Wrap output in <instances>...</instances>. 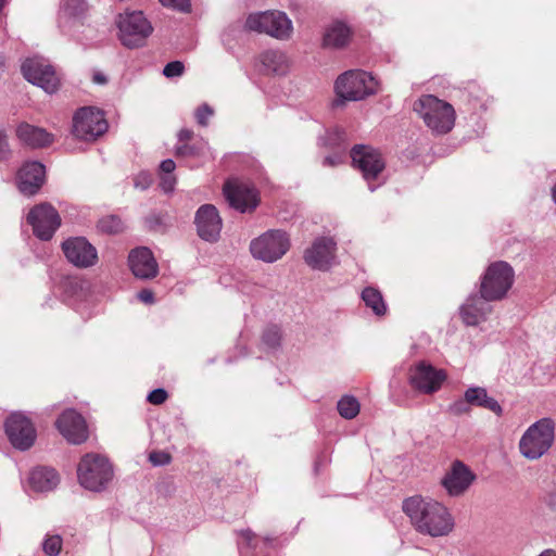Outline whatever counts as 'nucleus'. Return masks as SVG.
Returning <instances> with one entry per match:
<instances>
[{"label": "nucleus", "mask_w": 556, "mask_h": 556, "mask_svg": "<svg viewBox=\"0 0 556 556\" xmlns=\"http://www.w3.org/2000/svg\"><path fill=\"white\" fill-rule=\"evenodd\" d=\"M303 257L311 268L326 271L337 263V242L331 237H318L305 250Z\"/></svg>", "instance_id": "obj_14"}, {"label": "nucleus", "mask_w": 556, "mask_h": 556, "mask_svg": "<svg viewBox=\"0 0 556 556\" xmlns=\"http://www.w3.org/2000/svg\"><path fill=\"white\" fill-rule=\"evenodd\" d=\"M261 72L266 75L282 76L289 72L290 62L287 54L279 50H267L260 54Z\"/></svg>", "instance_id": "obj_25"}, {"label": "nucleus", "mask_w": 556, "mask_h": 556, "mask_svg": "<svg viewBox=\"0 0 556 556\" xmlns=\"http://www.w3.org/2000/svg\"><path fill=\"white\" fill-rule=\"evenodd\" d=\"M92 80L98 85H104L108 81L106 76L101 72H96L92 76Z\"/></svg>", "instance_id": "obj_55"}, {"label": "nucleus", "mask_w": 556, "mask_h": 556, "mask_svg": "<svg viewBox=\"0 0 556 556\" xmlns=\"http://www.w3.org/2000/svg\"><path fill=\"white\" fill-rule=\"evenodd\" d=\"M514 278V269L507 262H494L481 278L480 293L491 301L502 300L511 288Z\"/></svg>", "instance_id": "obj_7"}, {"label": "nucleus", "mask_w": 556, "mask_h": 556, "mask_svg": "<svg viewBox=\"0 0 556 556\" xmlns=\"http://www.w3.org/2000/svg\"><path fill=\"white\" fill-rule=\"evenodd\" d=\"M16 135L22 142L31 148H42L49 146L53 141L51 134L43 128L24 123L16 129Z\"/></svg>", "instance_id": "obj_27"}, {"label": "nucleus", "mask_w": 556, "mask_h": 556, "mask_svg": "<svg viewBox=\"0 0 556 556\" xmlns=\"http://www.w3.org/2000/svg\"><path fill=\"white\" fill-rule=\"evenodd\" d=\"M245 28L265 33L278 39H287L292 33V22L286 13L268 11L250 14L245 21Z\"/></svg>", "instance_id": "obj_9"}, {"label": "nucleus", "mask_w": 556, "mask_h": 556, "mask_svg": "<svg viewBox=\"0 0 556 556\" xmlns=\"http://www.w3.org/2000/svg\"><path fill=\"white\" fill-rule=\"evenodd\" d=\"M339 414L345 419H353L359 413L361 405L352 395L342 396L337 405Z\"/></svg>", "instance_id": "obj_34"}, {"label": "nucleus", "mask_w": 556, "mask_h": 556, "mask_svg": "<svg viewBox=\"0 0 556 556\" xmlns=\"http://www.w3.org/2000/svg\"><path fill=\"white\" fill-rule=\"evenodd\" d=\"M403 510L415 529L422 534L444 536L453 530L454 521L451 514L437 501L412 496L404 501Z\"/></svg>", "instance_id": "obj_1"}, {"label": "nucleus", "mask_w": 556, "mask_h": 556, "mask_svg": "<svg viewBox=\"0 0 556 556\" xmlns=\"http://www.w3.org/2000/svg\"><path fill=\"white\" fill-rule=\"evenodd\" d=\"M489 302L492 301L484 299L481 293L480 295L470 294L459 307L462 320L467 326H478L480 323L484 321L492 311V306Z\"/></svg>", "instance_id": "obj_23"}, {"label": "nucleus", "mask_w": 556, "mask_h": 556, "mask_svg": "<svg viewBox=\"0 0 556 556\" xmlns=\"http://www.w3.org/2000/svg\"><path fill=\"white\" fill-rule=\"evenodd\" d=\"M62 539L60 535H50L43 543V552L49 556H56L61 552Z\"/></svg>", "instance_id": "obj_38"}, {"label": "nucleus", "mask_w": 556, "mask_h": 556, "mask_svg": "<svg viewBox=\"0 0 556 556\" xmlns=\"http://www.w3.org/2000/svg\"><path fill=\"white\" fill-rule=\"evenodd\" d=\"M240 535L243 540V543L247 545V547L255 549L257 547V544L255 542L256 534L251 529H243L240 531Z\"/></svg>", "instance_id": "obj_46"}, {"label": "nucleus", "mask_w": 556, "mask_h": 556, "mask_svg": "<svg viewBox=\"0 0 556 556\" xmlns=\"http://www.w3.org/2000/svg\"><path fill=\"white\" fill-rule=\"evenodd\" d=\"M63 290L66 301L71 303L84 301L89 294L87 282L77 277L66 278Z\"/></svg>", "instance_id": "obj_31"}, {"label": "nucleus", "mask_w": 556, "mask_h": 556, "mask_svg": "<svg viewBox=\"0 0 556 556\" xmlns=\"http://www.w3.org/2000/svg\"><path fill=\"white\" fill-rule=\"evenodd\" d=\"M554 441V422L542 418L531 425L519 441V451L528 459H539L552 446Z\"/></svg>", "instance_id": "obj_5"}, {"label": "nucleus", "mask_w": 556, "mask_h": 556, "mask_svg": "<svg viewBox=\"0 0 556 556\" xmlns=\"http://www.w3.org/2000/svg\"><path fill=\"white\" fill-rule=\"evenodd\" d=\"M108 129V122L102 111L94 108L79 109L73 118L74 135L86 141L94 140Z\"/></svg>", "instance_id": "obj_12"}, {"label": "nucleus", "mask_w": 556, "mask_h": 556, "mask_svg": "<svg viewBox=\"0 0 556 556\" xmlns=\"http://www.w3.org/2000/svg\"><path fill=\"white\" fill-rule=\"evenodd\" d=\"M131 273L139 279L154 278L159 273L157 263L148 248L134 249L128 256Z\"/></svg>", "instance_id": "obj_24"}, {"label": "nucleus", "mask_w": 556, "mask_h": 556, "mask_svg": "<svg viewBox=\"0 0 556 556\" xmlns=\"http://www.w3.org/2000/svg\"><path fill=\"white\" fill-rule=\"evenodd\" d=\"M152 184V176L147 172L139 173L134 179V186L137 189L146 190Z\"/></svg>", "instance_id": "obj_43"}, {"label": "nucleus", "mask_w": 556, "mask_h": 556, "mask_svg": "<svg viewBox=\"0 0 556 556\" xmlns=\"http://www.w3.org/2000/svg\"><path fill=\"white\" fill-rule=\"evenodd\" d=\"M55 425L70 443L81 444L88 439L86 420L75 409L64 410L56 419Z\"/></svg>", "instance_id": "obj_19"}, {"label": "nucleus", "mask_w": 556, "mask_h": 556, "mask_svg": "<svg viewBox=\"0 0 556 556\" xmlns=\"http://www.w3.org/2000/svg\"><path fill=\"white\" fill-rule=\"evenodd\" d=\"M470 406V403L464 396L463 399H457L451 403L447 407V412L454 416L468 415L471 412Z\"/></svg>", "instance_id": "obj_37"}, {"label": "nucleus", "mask_w": 556, "mask_h": 556, "mask_svg": "<svg viewBox=\"0 0 556 556\" xmlns=\"http://www.w3.org/2000/svg\"><path fill=\"white\" fill-rule=\"evenodd\" d=\"M138 299L147 304H151L154 301L153 292L149 289H143L138 293Z\"/></svg>", "instance_id": "obj_51"}, {"label": "nucleus", "mask_w": 556, "mask_h": 556, "mask_svg": "<svg viewBox=\"0 0 556 556\" xmlns=\"http://www.w3.org/2000/svg\"><path fill=\"white\" fill-rule=\"evenodd\" d=\"M5 432L12 445L21 451L28 450L36 440V430L28 417L12 414L5 421Z\"/></svg>", "instance_id": "obj_17"}, {"label": "nucleus", "mask_w": 556, "mask_h": 556, "mask_svg": "<svg viewBox=\"0 0 556 556\" xmlns=\"http://www.w3.org/2000/svg\"><path fill=\"white\" fill-rule=\"evenodd\" d=\"M552 198H553V201L556 204V184L552 188Z\"/></svg>", "instance_id": "obj_57"}, {"label": "nucleus", "mask_w": 556, "mask_h": 556, "mask_svg": "<svg viewBox=\"0 0 556 556\" xmlns=\"http://www.w3.org/2000/svg\"><path fill=\"white\" fill-rule=\"evenodd\" d=\"M4 71V59L0 55V74Z\"/></svg>", "instance_id": "obj_58"}, {"label": "nucleus", "mask_w": 556, "mask_h": 556, "mask_svg": "<svg viewBox=\"0 0 556 556\" xmlns=\"http://www.w3.org/2000/svg\"><path fill=\"white\" fill-rule=\"evenodd\" d=\"M167 399V392L164 389H155L148 394L147 400L154 405L163 404Z\"/></svg>", "instance_id": "obj_45"}, {"label": "nucleus", "mask_w": 556, "mask_h": 556, "mask_svg": "<svg viewBox=\"0 0 556 556\" xmlns=\"http://www.w3.org/2000/svg\"><path fill=\"white\" fill-rule=\"evenodd\" d=\"M22 73L29 83L48 93H53L59 89L60 80L53 66L41 56L25 60L22 64Z\"/></svg>", "instance_id": "obj_11"}, {"label": "nucleus", "mask_w": 556, "mask_h": 556, "mask_svg": "<svg viewBox=\"0 0 556 556\" xmlns=\"http://www.w3.org/2000/svg\"><path fill=\"white\" fill-rule=\"evenodd\" d=\"M476 476L464 463L456 460L442 479V485L451 496L465 493L473 482Z\"/></svg>", "instance_id": "obj_22"}, {"label": "nucleus", "mask_w": 556, "mask_h": 556, "mask_svg": "<svg viewBox=\"0 0 556 556\" xmlns=\"http://www.w3.org/2000/svg\"><path fill=\"white\" fill-rule=\"evenodd\" d=\"M337 99L333 106L338 108L344 101H359L378 90V81L370 74L361 70H352L340 75L334 85Z\"/></svg>", "instance_id": "obj_2"}, {"label": "nucleus", "mask_w": 556, "mask_h": 556, "mask_svg": "<svg viewBox=\"0 0 556 556\" xmlns=\"http://www.w3.org/2000/svg\"><path fill=\"white\" fill-rule=\"evenodd\" d=\"M351 159L353 166L362 173L367 181L368 189L375 191L380 184L374 185L372 181L379 179L386 166L381 153L369 146L358 144L351 150Z\"/></svg>", "instance_id": "obj_10"}, {"label": "nucleus", "mask_w": 556, "mask_h": 556, "mask_svg": "<svg viewBox=\"0 0 556 556\" xmlns=\"http://www.w3.org/2000/svg\"><path fill=\"white\" fill-rule=\"evenodd\" d=\"M544 503L553 510L556 511V489L549 491L544 496Z\"/></svg>", "instance_id": "obj_52"}, {"label": "nucleus", "mask_w": 556, "mask_h": 556, "mask_svg": "<svg viewBox=\"0 0 556 556\" xmlns=\"http://www.w3.org/2000/svg\"><path fill=\"white\" fill-rule=\"evenodd\" d=\"M223 191L229 205L241 213L253 211L258 204L256 189L238 179L226 181Z\"/></svg>", "instance_id": "obj_15"}, {"label": "nucleus", "mask_w": 556, "mask_h": 556, "mask_svg": "<svg viewBox=\"0 0 556 556\" xmlns=\"http://www.w3.org/2000/svg\"><path fill=\"white\" fill-rule=\"evenodd\" d=\"M465 397L472 406L486 408L496 416L503 414L500 403L494 397L489 396L486 389L482 387H469L465 391Z\"/></svg>", "instance_id": "obj_29"}, {"label": "nucleus", "mask_w": 556, "mask_h": 556, "mask_svg": "<svg viewBox=\"0 0 556 556\" xmlns=\"http://www.w3.org/2000/svg\"><path fill=\"white\" fill-rule=\"evenodd\" d=\"M362 300L377 316L386 314L387 305L379 290L372 287L365 288L362 292Z\"/></svg>", "instance_id": "obj_32"}, {"label": "nucleus", "mask_w": 556, "mask_h": 556, "mask_svg": "<svg viewBox=\"0 0 556 556\" xmlns=\"http://www.w3.org/2000/svg\"><path fill=\"white\" fill-rule=\"evenodd\" d=\"M175 168H176V164L172 159L164 160L160 165L162 175H173V172L175 170Z\"/></svg>", "instance_id": "obj_50"}, {"label": "nucleus", "mask_w": 556, "mask_h": 556, "mask_svg": "<svg viewBox=\"0 0 556 556\" xmlns=\"http://www.w3.org/2000/svg\"><path fill=\"white\" fill-rule=\"evenodd\" d=\"M263 343L268 349H276L280 344L281 340V332L280 329L277 326H270L265 329L263 337H262Z\"/></svg>", "instance_id": "obj_36"}, {"label": "nucleus", "mask_w": 556, "mask_h": 556, "mask_svg": "<svg viewBox=\"0 0 556 556\" xmlns=\"http://www.w3.org/2000/svg\"><path fill=\"white\" fill-rule=\"evenodd\" d=\"M201 152V147H198L195 144H189L187 143H179L176 149L175 153L177 156H195L199 155Z\"/></svg>", "instance_id": "obj_41"}, {"label": "nucleus", "mask_w": 556, "mask_h": 556, "mask_svg": "<svg viewBox=\"0 0 556 556\" xmlns=\"http://www.w3.org/2000/svg\"><path fill=\"white\" fill-rule=\"evenodd\" d=\"M414 111L422 118L427 127L435 134H446L454 126V108L435 96H421L414 103Z\"/></svg>", "instance_id": "obj_3"}, {"label": "nucleus", "mask_w": 556, "mask_h": 556, "mask_svg": "<svg viewBox=\"0 0 556 556\" xmlns=\"http://www.w3.org/2000/svg\"><path fill=\"white\" fill-rule=\"evenodd\" d=\"M176 185L174 175H161L160 186L164 192H172Z\"/></svg>", "instance_id": "obj_47"}, {"label": "nucleus", "mask_w": 556, "mask_h": 556, "mask_svg": "<svg viewBox=\"0 0 556 556\" xmlns=\"http://www.w3.org/2000/svg\"><path fill=\"white\" fill-rule=\"evenodd\" d=\"M160 2L165 7H169L185 13L189 12L191 8L190 0H160Z\"/></svg>", "instance_id": "obj_42"}, {"label": "nucleus", "mask_w": 556, "mask_h": 556, "mask_svg": "<svg viewBox=\"0 0 556 556\" xmlns=\"http://www.w3.org/2000/svg\"><path fill=\"white\" fill-rule=\"evenodd\" d=\"M46 169L39 162H26L17 172L16 185L20 192L30 197L36 194L45 182Z\"/></svg>", "instance_id": "obj_21"}, {"label": "nucleus", "mask_w": 556, "mask_h": 556, "mask_svg": "<svg viewBox=\"0 0 556 556\" xmlns=\"http://www.w3.org/2000/svg\"><path fill=\"white\" fill-rule=\"evenodd\" d=\"M98 228L105 233H117L123 229V223L119 217L110 215L99 220Z\"/></svg>", "instance_id": "obj_35"}, {"label": "nucleus", "mask_w": 556, "mask_h": 556, "mask_svg": "<svg viewBox=\"0 0 556 556\" xmlns=\"http://www.w3.org/2000/svg\"><path fill=\"white\" fill-rule=\"evenodd\" d=\"M539 556H556V552L553 549H545Z\"/></svg>", "instance_id": "obj_56"}, {"label": "nucleus", "mask_w": 556, "mask_h": 556, "mask_svg": "<svg viewBox=\"0 0 556 556\" xmlns=\"http://www.w3.org/2000/svg\"><path fill=\"white\" fill-rule=\"evenodd\" d=\"M66 260L78 268H89L98 263L97 249L84 237L68 238L62 243Z\"/></svg>", "instance_id": "obj_16"}, {"label": "nucleus", "mask_w": 556, "mask_h": 556, "mask_svg": "<svg viewBox=\"0 0 556 556\" xmlns=\"http://www.w3.org/2000/svg\"><path fill=\"white\" fill-rule=\"evenodd\" d=\"M445 379L446 375L443 370L437 369L425 362L418 363L410 369L409 374L410 386L425 394L437 392Z\"/></svg>", "instance_id": "obj_18"}, {"label": "nucleus", "mask_w": 556, "mask_h": 556, "mask_svg": "<svg viewBox=\"0 0 556 556\" xmlns=\"http://www.w3.org/2000/svg\"><path fill=\"white\" fill-rule=\"evenodd\" d=\"M346 140V134L341 128H333L330 130H327L326 134L318 139V143L321 147L326 148H338L340 152L345 151V147L343 143Z\"/></svg>", "instance_id": "obj_33"}, {"label": "nucleus", "mask_w": 556, "mask_h": 556, "mask_svg": "<svg viewBox=\"0 0 556 556\" xmlns=\"http://www.w3.org/2000/svg\"><path fill=\"white\" fill-rule=\"evenodd\" d=\"M185 66L180 61H172L163 68V75L167 78L180 77L184 74Z\"/></svg>", "instance_id": "obj_40"}, {"label": "nucleus", "mask_w": 556, "mask_h": 556, "mask_svg": "<svg viewBox=\"0 0 556 556\" xmlns=\"http://www.w3.org/2000/svg\"><path fill=\"white\" fill-rule=\"evenodd\" d=\"M350 37V27L342 22L336 21L326 28L323 45L326 48L340 49L348 45Z\"/></svg>", "instance_id": "obj_28"}, {"label": "nucleus", "mask_w": 556, "mask_h": 556, "mask_svg": "<svg viewBox=\"0 0 556 556\" xmlns=\"http://www.w3.org/2000/svg\"><path fill=\"white\" fill-rule=\"evenodd\" d=\"M89 11L86 0H62L59 10V23L63 20L84 18Z\"/></svg>", "instance_id": "obj_30"}, {"label": "nucleus", "mask_w": 556, "mask_h": 556, "mask_svg": "<svg viewBox=\"0 0 556 556\" xmlns=\"http://www.w3.org/2000/svg\"><path fill=\"white\" fill-rule=\"evenodd\" d=\"M60 482L58 472L49 467H36L28 477V483L35 492H50L54 490Z\"/></svg>", "instance_id": "obj_26"}, {"label": "nucleus", "mask_w": 556, "mask_h": 556, "mask_svg": "<svg viewBox=\"0 0 556 556\" xmlns=\"http://www.w3.org/2000/svg\"><path fill=\"white\" fill-rule=\"evenodd\" d=\"M213 114L214 110L208 104L204 103L195 110L194 116L198 124L205 127Z\"/></svg>", "instance_id": "obj_39"}, {"label": "nucleus", "mask_w": 556, "mask_h": 556, "mask_svg": "<svg viewBox=\"0 0 556 556\" xmlns=\"http://www.w3.org/2000/svg\"><path fill=\"white\" fill-rule=\"evenodd\" d=\"M290 248V239L282 230H268L250 243L253 257L266 263L280 260Z\"/></svg>", "instance_id": "obj_8"}, {"label": "nucleus", "mask_w": 556, "mask_h": 556, "mask_svg": "<svg viewBox=\"0 0 556 556\" xmlns=\"http://www.w3.org/2000/svg\"><path fill=\"white\" fill-rule=\"evenodd\" d=\"M27 223L40 240H50L61 225L58 211L47 202L35 205L27 214Z\"/></svg>", "instance_id": "obj_13"}, {"label": "nucleus", "mask_w": 556, "mask_h": 556, "mask_svg": "<svg viewBox=\"0 0 556 556\" xmlns=\"http://www.w3.org/2000/svg\"><path fill=\"white\" fill-rule=\"evenodd\" d=\"M343 159H344L343 152L338 151V152L333 153L332 155L326 156L323 161V165L333 167V166H337V165L343 163Z\"/></svg>", "instance_id": "obj_48"}, {"label": "nucleus", "mask_w": 556, "mask_h": 556, "mask_svg": "<svg viewBox=\"0 0 556 556\" xmlns=\"http://www.w3.org/2000/svg\"><path fill=\"white\" fill-rule=\"evenodd\" d=\"M114 476L109 459L100 454H86L77 467L79 484L89 491L101 492L108 488Z\"/></svg>", "instance_id": "obj_4"}, {"label": "nucleus", "mask_w": 556, "mask_h": 556, "mask_svg": "<svg viewBox=\"0 0 556 556\" xmlns=\"http://www.w3.org/2000/svg\"><path fill=\"white\" fill-rule=\"evenodd\" d=\"M193 136L192 130L190 129H181L178 132V140L180 143H187Z\"/></svg>", "instance_id": "obj_53"}, {"label": "nucleus", "mask_w": 556, "mask_h": 556, "mask_svg": "<svg viewBox=\"0 0 556 556\" xmlns=\"http://www.w3.org/2000/svg\"><path fill=\"white\" fill-rule=\"evenodd\" d=\"M263 543L266 547H269V548H276L278 547V540L277 538H273V536H269V535H266L263 538Z\"/></svg>", "instance_id": "obj_54"}, {"label": "nucleus", "mask_w": 556, "mask_h": 556, "mask_svg": "<svg viewBox=\"0 0 556 556\" xmlns=\"http://www.w3.org/2000/svg\"><path fill=\"white\" fill-rule=\"evenodd\" d=\"M149 460L154 466H164L170 463V455L161 451L152 452L149 455Z\"/></svg>", "instance_id": "obj_44"}, {"label": "nucleus", "mask_w": 556, "mask_h": 556, "mask_svg": "<svg viewBox=\"0 0 556 556\" xmlns=\"http://www.w3.org/2000/svg\"><path fill=\"white\" fill-rule=\"evenodd\" d=\"M194 223L198 235L201 239L208 242H215L218 240L223 223L218 211L214 205H201L195 213Z\"/></svg>", "instance_id": "obj_20"}, {"label": "nucleus", "mask_w": 556, "mask_h": 556, "mask_svg": "<svg viewBox=\"0 0 556 556\" xmlns=\"http://www.w3.org/2000/svg\"><path fill=\"white\" fill-rule=\"evenodd\" d=\"M118 38L128 49L140 48L153 31L151 23L141 11H127L117 18Z\"/></svg>", "instance_id": "obj_6"}, {"label": "nucleus", "mask_w": 556, "mask_h": 556, "mask_svg": "<svg viewBox=\"0 0 556 556\" xmlns=\"http://www.w3.org/2000/svg\"><path fill=\"white\" fill-rule=\"evenodd\" d=\"M10 154L7 135L0 130V161L5 160Z\"/></svg>", "instance_id": "obj_49"}]
</instances>
